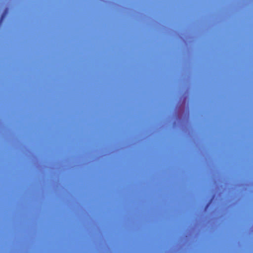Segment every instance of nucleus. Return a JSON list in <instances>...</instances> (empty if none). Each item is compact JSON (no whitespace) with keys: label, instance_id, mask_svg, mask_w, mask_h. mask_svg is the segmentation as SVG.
Returning <instances> with one entry per match:
<instances>
[{"label":"nucleus","instance_id":"obj_2","mask_svg":"<svg viewBox=\"0 0 253 253\" xmlns=\"http://www.w3.org/2000/svg\"><path fill=\"white\" fill-rule=\"evenodd\" d=\"M212 199H211L210 201V202L207 204V205L206 206V209L208 207V206H209V205L210 204L211 201Z\"/></svg>","mask_w":253,"mask_h":253},{"label":"nucleus","instance_id":"obj_1","mask_svg":"<svg viewBox=\"0 0 253 253\" xmlns=\"http://www.w3.org/2000/svg\"><path fill=\"white\" fill-rule=\"evenodd\" d=\"M4 18V14H1V17H0V18H1V22H2L3 19Z\"/></svg>","mask_w":253,"mask_h":253}]
</instances>
